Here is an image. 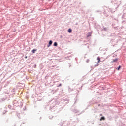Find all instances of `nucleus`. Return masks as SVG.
<instances>
[{
  "instance_id": "obj_7",
  "label": "nucleus",
  "mask_w": 126,
  "mask_h": 126,
  "mask_svg": "<svg viewBox=\"0 0 126 126\" xmlns=\"http://www.w3.org/2000/svg\"><path fill=\"white\" fill-rule=\"evenodd\" d=\"M32 53H33V54H34L35 52H36V50L35 49H33L32 50Z\"/></svg>"
},
{
  "instance_id": "obj_3",
  "label": "nucleus",
  "mask_w": 126,
  "mask_h": 126,
  "mask_svg": "<svg viewBox=\"0 0 126 126\" xmlns=\"http://www.w3.org/2000/svg\"><path fill=\"white\" fill-rule=\"evenodd\" d=\"M72 30H71V29H69L68 30V33H70L71 32H72Z\"/></svg>"
},
{
  "instance_id": "obj_1",
  "label": "nucleus",
  "mask_w": 126,
  "mask_h": 126,
  "mask_svg": "<svg viewBox=\"0 0 126 126\" xmlns=\"http://www.w3.org/2000/svg\"><path fill=\"white\" fill-rule=\"evenodd\" d=\"M118 61H119V59H118V58L113 59V61H111V63H117V62H118Z\"/></svg>"
},
{
  "instance_id": "obj_6",
  "label": "nucleus",
  "mask_w": 126,
  "mask_h": 126,
  "mask_svg": "<svg viewBox=\"0 0 126 126\" xmlns=\"http://www.w3.org/2000/svg\"><path fill=\"white\" fill-rule=\"evenodd\" d=\"M102 120H103V121H104V120H105V117H102L100 119V121H102Z\"/></svg>"
},
{
  "instance_id": "obj_8",
  "label": "nucleus",
  "mask_w": 126,
  "mask_h": 126,
  "mask_svg": "<svg viewBox=\"0 0 126 126\" xmlns=\"http://www.w3.org/2000/svg\"><path fill=\"white\" fill-rule=\"evenodd\" d=\"M89 36H91V32L89 33V35H88V37H89Z\"/></svg>"
},
{
  "instance_id": "obj_9",
  "label": "nucleus",
  "mask_w": 126,
  "mask_h": 126,
  "mask_svg": "<svg viewBox=\"0 0 126 126\" xmlns=\"http://www.w3.org/2000/svg\"><path fill=\"white\" fill-rule=\"evenodd\" d=\"M120 68H121V66H119L117 69V70H120Z\"/></svg>"
},
{
  "instance_id": "obj_2",
  "label": "nucleus",
  "mask_w": 126,
  "mask_h": 126,
  "mask_svg": "<svg viewBox=\"0 0 126 126\" xmlns=\"http://www.w3.org/2000/svg\"><path fill=\"white\" fill-rule=\"evenodd\" d=\"M52 44H53V41L52 40L49 41V45L47 46L48 48H49V47H50Z\"/></svg>"
},
{
  "instance_id": "obj_4",
  "label": "nucleus",
  "mask_w": 126,
  "mask_h": 126,
  "mask_svg": "<svg viewBox=\"0 0 126 126\" xmlns=\"http://www.w3.org/2000/svg\"><path fill=\"white\" fill-rule=\"evenodd\" d=\"M54 47H57L58 46V43L54 42Z\"/></svg>"
},
{
  "instance_id": "obj_5",
  "label": "nucleus",
  "mask_w": 126,
  "mask_h": 126,
  "mask_svg": "<svg viewBox=\"0 0 126 126\" xmlns=\"http://www.w3.org/2000/svg\"><path fill=\"white\" fill-rule=\"evenodd\" d=\"M97 60H98V63H100V57H97Z\"/></svg>"
}]
</instances>
